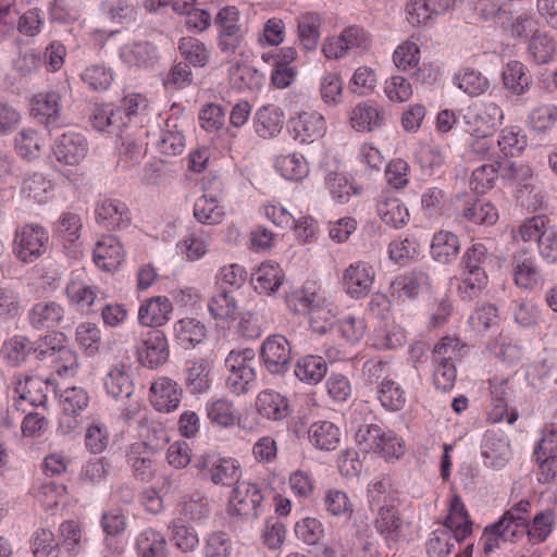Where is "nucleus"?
Masks as SVG:
<instances>
[{"mask_svg": "<svg viewBox=\"0 0 557 557\" xmlns=\"http://www.w3.org/2000/svg\"><path fill=\"white\" fill-rule=\"evenodd\" d=\"M369 504L376 508L374 528L388 546L396 544L404 536L405 522L400 516L401 500L388 479L372 482L368 490Z\"/></svg>", "mask_w": 557, "mask_h": 557, "instance_id": "f257e3e1", "label": "nucleus"}, {"mask_svg": "<svg viewBox=\"0 0 557 557\" xmlns=\"http://www.w3.org/2000/svg\"><path fill=\"white\" fill-rule=\"evenodd\" d=\"M491 259L492 255L482 243H473L466 249L460 259V283L457 288L462 300L478 298L487 286L486 267Z\"/></svg>", "mask_w": 557, "mask_h": 557, "instance_id": "f03ea898", "label": "nucleus"}, {"mask_svg": "<svg viewBox=\"0 0 557 557\" xmlns=\"http://www.w3.org/2000/svg\"><path fill=\"white\" fill-rule=\"evenodd\" d=\"M530 507V502L522 499L508 509L497 522L484 529L481 541L485 555H490L499 548L502 543L515 542L524 534L528 521L525 515Z\"/></svg>", "mask_w": 557, "mask_h": 557, "instance_id": "7ed1b4c3", "label": "nucleus"}, {"mask_svg": "<svg viewBox=\"0 0 557 557\" xmlns=\"http://www.w3.org/2000/svg\"><path fill=\"white\" fill-rule=\"evenodd\" d=\"M225 367L230 371L226 380L227 388L237 396L248 393L257 375L255 350L251 348L232 350L225 359Z\"/></svg>", "mask_w": 557, "mask_h": 557, "instance_id": "20e7f679", "label": "nucleus"}, {"mask_svg": "<svg viewBox=\"0 0 557 557\" xmlns=\"http://www.w3.org/2000/svg\"><path fill=\"white\" fill-rule=\"evenodd\" d=\"M49 234L39 224H26L15 232L13 253L23 263H32L47 250Z\"/></svg>", "mask_w": 557, "mask_h": 557, "instance_id": "39448f33", "label": "nucleus"}, {"mask_svg": "<svg viewBox=\"0 0 557 557\" xmlns=\"http://www.w3.org/2000/svg\"><path fill=\"white\" fill-rule=\"evenodd\" d=\"M159 449V443H151L147 440L135 442L128 446L126 462L136 480L149 482L154 478Z\"/></svg>", "mask_w": 557, "mask_h": 557, "instance_id": "423d86ee", "label": "nucleus"}, {"mask_svg": "<svg viewBox=\"0 0 557 557\" xmlns=\"http://www.w3.org/2000/svg\"><path fill=\"white\" fill-rule=\"evenodd\" d=\"M262 502L263 494L257 484L239 481L233 487L228 513L244 519H256L259 517Z\"/></svg>", "mask_w": 557, "mask_h": 557, "instance_id": "0eeeda50", "label": "nucleus"}, {"mask_svg": "<svg viewBox=\"0 0 557 557\" xmlns=\"http://www.w3.org/2000/svg\"><path fill=\"white\" fill-rule=\"evenodd\" d=\"M466 131L471 136L493 135L496 126L502 123L504 112L494 101H485L469 107L463 115Z\"/></svg>", "mask_w": 557, "mask_h": 557, "instance_id": "6e6552de", "label": "nucleus"}, {"mask_svg": "<svg viewBox=\"0 0 557 557\" xmlns=\"http://www.w3.org/2000/svg\"><path fill=\"white\" fill-rule=\"evenodd\" d=\"M260 358L271 374H284L292 363V347L288 339L281 334L268 336L261 344Z\"/></svg>", "mask_w": 557, "mask_h": 557, "instance_id": "1a4fd4ad", "label": "nucleus"}, {"mask_svg": "<svg viewBox=\"0 0 557 557\" xmlns=\"http://www.w3.org/2000/svg\"><path fill=\"white\" fill-rule=\"evenodd\" d=\"M88 150L87 140L78 133L67 131L57 137L53 153L57 160L67 165H76L85 159Z\"/></svg>", "mask_w": 557, "mask_h": 557, "instance_id": "9d476101", "label": "nucleus"}, {"mask_svg": "<svg viewBox=\"0 0 557 557\" xmlns=\"http://www.w3.org/2000/svg\"><path fill=\"white\" fill-rule=\"evenodd\" d=\"M375 272L363 261L351 263L344 272L343 285L348 295L359 299L367 296L373 285Z\"/></svg>", "mask_w": 557, "mask_h": 557, "instance_id": "9b49d317", "label": "nucleus"}, {"mask_svg": "<svg viewBox=\"0 0 557 557\" xmlns=\"http://www.w3.org/2000/svg\"><path fill=\"white\" fill-rule=\"evenodd\" d=\"M137 354L144 367L156 369L164 364L170 357L166 336L161 331L149 332L137 348Z\"/></svg>", "mask_w": 557, "mask_h": 557, "instance_id": "f8f14e48", "label": "nucleus"}, {"mask_svg": "<svg viewBox=\"0 0 557 557\" xmlns=\"http://www.w3.org/2000/svg\"><path fill=\"white\" fill-rule=\"evenodd\" d=\"M97 223L108 231L123 230L131 225L132 218L127 206L116 199H106L96 208Z\"/></svg>", "mask_w": 557, "mask_h": 557, "instance_id": "ddd939ff", "label": "nucleus"}, {"mask_svg": "<svg viewBox=\"0 0 557 557\" xmlns=\"http://www.w3.org/2000/svg\"><path fill=\"white\" fill-rule=\"evenodd\" d=\"M182 399V389L172 379H157L150 387V401L158 411L171 412L177 409Z\"/></svg>", "mask_w": 557, "mask_h": 557, "instance_id": "4468645a", "label": "nucleus"}, {"mask_svg": "<svg viewBox=\"0 0 557 557\" xmlns=\"http://www.w3.org/2000/svg\"><path fill=\"white\" fill-rule=\"evenodd\" d=\"M37 358L48 359L54 369V373L60 377H72L78 369V358L76 352L65 345L39 349Z\"/></svg>", "mask_w": 557, "mask_h": 557, "instance_id": "2eb2a0df", "label": "nucleus"}, {"mask_svg": "<svg viewBox=\"0 0 557 557\" xmlns=\"http://www.w3.org/2000/svg\"><path fill=\"white\" fill-rule=\"evenodd\" d=\"M173 305L165 296L151 297L144 301L138 310V322L144 326H161L169 320Z\"/></svg>", "mask_w": 557, "mask_h": 557, "instance_id": "dca6fc26", "label": "nucleus"}, {"mask_svg": "<svg viewBox=\"0 0 557 557\" xmlns=\"http://www.w3.org/2000/svg\"><path fill=\"white\" fill-rule=\"evenodd\" d=\"M324 119L318 112H301L289 120L294 138L300 143H312L324 132Z\"/></svg>", "mask_w": 557, "mask_h": 557, "instance_id": "f3484780", "label": "nucleus"}, {"mask_svg": "<svg viewBox=\"0 0 557 557\" xmlns=\"http://www.w3.org/2000/svg\"><path fill=\"white\" fill-rule=\"evenodd\" d=\"M120 57L128 66L148 69L159 59L157 47L147 40L133 41L121 48Z\"/></svg>", "mask_w": 557, "mask_h": 557, "instance_id": "a211bd4d", "label": "nucleus"}, {"mask_svg": "<svg viewBox=\"0 0 557 557\" xmlns=\"http://www.w3.org/2000/svg\"><path fill=\"white\" fill-rule=\"evenodd\" d=\"M498 168L500 177L516 187L518 198H523L525 194H531L534 190L533 171L529 164L510 161Z\"/></svg>", "mask_w": 557, "mask_h": 557, "instance_id": "6ab92c4d", "label": "nucleus"}, {"mask_svg": "<svg viewBox=\"0 0 557 557\" xmlns=\"http://www.w3.org/2000/svg\"><path fill=\"white\" fill-rule=\"evenodd\" d=\"M124 260V249L114 236H106L99 240L94 249V261L103 271L116 270Z\"/></svg>", "mask_w": 557, "mask_h": 557, "instance_id": "aec40b11", "label": "nucleus"}, {"mask_svg": "<svg viewBox=\"0 0 557 557\" xmlns=\"http://www.w3.org/2000/svg\"><path fill=\"white\" fill-rule=\"evenodd\" d=\"M35 117L47 125L54 123L62 110V95L59 90H47L35 95L32 99Z\"/></svg>", "mask_w": 557, "mask_h": 557, "instance_id": "412c9836", "label": "nucleus"}, {"mask_svg": "<svg viewBox=\"0 0 557 557\" xmlns=\"http://www.w3.org/2000/svg\"><path fill=\"white\" fill-rule=\"evenodd\" d=\"M89 122L95 129L108 133L120 132L126 126L122 109H115L112 104L95 103L90 109Z\"/></svg>", "mask_w": 557, "mask_h": 557, "instance_id": "4be33fe9", "label": "nucleus"}, {"mask_svg": "<svg viewBox=\"0 0 557 557\" xmlns=\"http://www.w3.org/2000/svg\"><path fill=\"white\" fill-rule=\"evenodd\" d=\"M63 315L64 309L57 301H39L28 311L27 318L34 329L44 330L59 325Z\"/></svg>", "mask_w": 557, "mask_h": 557, "instance_id": "5701e85b", "label": "nucleus"}, {"mask_svg": "<svg viewBox=\"0 0 557 557\" xmlns=\"http://www.w3.org/2000/svg\"><path fill=\"white\" fill-rule=\"evenodd\" d=\"M256 408L262 417L273 421H281L290 413L287 398L272 389L259 393Z\"/></svg>", "mask_w": 557, "mask_h": 557, "instance_id": "b1692460", "label": "nucleus"}, {"mask_svg": "<svg viewBox=\"0 0 557 557\" xmlns=\"http://www.w3.org/2000/svg\"><path fill=\"white\" fill-rule=\"evenodd\" d=\"M459 237L450 231L441 230L433 235L431 242V256L442 264H449L456 260L460 252Z\"/></svg>", "mask_w": 557, "mask_h": 557, "instance_id": "393cba45", "label": "nucleus"}, {"mask_svg": "<svg viewBox=\"0 0 557 557\" xmlns=\"http://www.w3.org/2000/svg\"><path fill=\"white\" fill-rule=\"evenodd\" d=\"M513 276L516 284L524 289H533L542 283L543 276L537 261L533 257L520 253L513 257Z\"/></svg>", "mask_w": 557, "mask_h": 557, "instance_id": "a878e982", "label": "nucleus"}, {"mask_svg": "<svg viewBox=\"0 0 557 557\" xmlns=\"http://www.w3.org/2000/svg\"><path fill=\"white\" fill-rule=\"evenodd\" d=\"M323 296L324 292L317 282L307 281L300 289L290 293L286 301L295 313L307 314L317 302L322 301Z\"/></svg>", "mask_w": 557, "mask_h": 557, "instance_id": "bb28decb", "label": "nucleus"}, {"mask_svg": "<svg viewBox=\"0 0 557 557\" xmlns=\"http://www.w3.org/2000/svg\"><path fill=\"white\" fill-rule=\"evenodd\" d=\"M393 61L396 67L400 71L407 72L416 70L412 75L417 82H426V77L423 76L425 69L418 67L420 61V49L416 42L406 41L399 45L394 51Z\"/></svg>", "mask_w": 557, "mask_h": 557, "instance_id": "cd10ccee", "label": "nucleus"}, {"mask_svg": "<svg viewBox=\"0 0 557 557\" xmlns=\"http://www.w3.org/2000/svg\"><path fill=\"white\" fill-rule=\"evenodd\" d=\"M384 122V113L371 102L358 103L350 113L352 128L358 132H370L381 127Z\"/></svg>", "mask_w": 557, "mask_h": 557, "instance_id": "c85d7f7f", "label": "nucleus"}, {"mask_svg": "<svg viewBox=\"0 0 557 557\" xmlns=\"http://www.w3.org/2000/svg\"><path fill=\"white\" fill-rule=\"evenodd\" d=\"M310 443L320 450H334L341 441L339 429L330 421H318L308 430Z\"/></svg>", "mask_w": 557, "mask_h": 557, "instance_id": "c756f323", "label": "nucleus"}, {"mask_svg": "<svg viewBox=\"0 0 557 557\" xmlns=\"http://www.w3.org/2000/svg\"><path fill=\"white\" fill-rule=\"evenodd\" d=\"M482 456L486 466L500 469L511 457L510 444L495 434H487L482 446Z\"/></svg>", "mask_w": 557, "mask_h": 557, "instance_id": "7c9ffc66", "label": "nucleus"}, {"mask_svg": "<svg viewBox=\"0 0 557 557\" xmlns=\"http://www.w3.org/2000/svg\"><path fill=\"white\" fill-rule=\"evenodd\" d=\"M283 123V114L274 106L260 108L253 119L255 131L262 138H271L280 134Z\"/></svg>", "mask_w": 557, "mask_h": 557, "instance_id": "2f4dec72", "label": "nucleus"}, {"mask_svg": "<svg viewBox=\"0 0 557 557\" xmlns=\"http://www.w3.org/2000/svg\"><path fill=\"white\" fill-rule=\"evenodd\" d=\"M174 337L177 344L189 349L200 344L206 337V326L193 318L181 319L174 324Z\"/></svg>", "mask_w": 557, "mask_h": 557, "instance_id": "473e14b6", "label": "nucleus"}, {"mask_svg": "<svg viewBox=\"0 0 557 557\" xmlns=\"http://www.w3.org/2000/svg\"><path fill=\"white\" fill-rule=\"evenodd\" d=\"M445 524L454 531L455 539L458 542L465 540L472 532V521L458 495H455L450 500L449 515Z\"/></svg>", "mask_w": 557, "mask_h": 557, "instance_id": "72a5a7b5", "label": "nucleus"}, {"mask_svg": "<svg viewBox=\"0 0 557 557\" xmlns=\"http://www.w3.org/2000/svg\"><path fill=\"white\" fill-rule=\"evenodd\" d=\"M326 371V361L317 355L302 356L295 364V375L307 384H318L325 376Z\"/></svg>", "mask_w": 557, "mask_h": 557, "instance_id": "f704fd0d", "label": "nucleus"}, {"mask_svg": "<svg viewBox=\"0 0 557 557\" xmlns=\"http://www.w3.org/2000/svg\"><path fill=\"white\" fill-rule=\"evenodd\" d=\"M321 25L322 17L319 13L306 12L297 17L298 39L305 50H315Z\"/></svg>", "mask_w": 557, "mask_h": 557, "instance_id": "c9c22d12", "label": "nucleus"}, {"mask_svg": "<svg viewBox=\"0 0 557 557\" xmlns=\"http://www.w3.org/2000/svg\"><path fill=\"white\" fill-rule=\"evenodd\" d=\"M107 393L115 399L129 398L134 393V384L126 372L124 363L114 366L104 380Z\"/></svg>", "mask_w": 557, "mask_h": 557, "instance_id": "e433bc0d", "label": "nucleus"}, {"mask_svg": "<svg viewBox=\"0 0 557 557\" xmlns=\"http://www.w3.org/2000/svg\"><path fill=\"white\" fill-rule=\"evenodd\" d=\"M209 243L210 235L202 227H191L177 244V247L186 255L188 260L195 261L207 253Z\"/></svg>", "mask_w": 557, "mask_h": 557, "instance_id": "4c0bfd02", "label": "nucleus"}, {"mask_svg": "<svg viewBox=\"0 0 557 557\" xmlns=\"http://www.w3.org/2000/svg\"><path fill=\"white\" fill-rule=\"evenodd\" d=\"M210 367L206 359L187 362L185 370V385L191 394H202L210 388Z\"/></svg>", "mask_w": 557, "mask_h": 557, "instance_id": "58836bf2", "label": "nucleus"}, {"mask_svg": "<svg viewBox=\"0 0 557 557\" xmlns=\"http://www.w3.org/2000/svg\"><path fill=\"white\" fill-rule=\"evenodd\" d=\"M158 148L166 156H178L184 151L185 137L178 128L177 119H168L161 131Z\"/></svg>", "mask_w": 557, "mask_h": 557, "instance_id": "ea45409f", "label": "nucleus"}, {"mask_svg": "<svg viewBox=\"0 0 557 557\" xmlns=\"http://www.w3.org/2000/svg\"><path fill=\"white\" fill-rule=\"evenodd\" d=\"M252 281L257 292L271 294L281 286L283 273L277 263L263 262L253 274Z\"/></svg>", "mask_w": 557, "mask_h": 557, "instance_id": "a19ab883", "label": "nucleus"}, {"mask_svg": "<svg viewBox=\"0 0 557 557\" xmlns=\"http://www.w3.org/2000/svg\"><path fill=\"white\" fill-rule=\"evenodd\" d=\"M240 467L235 459L215 458L208 472V480L213 484L231 485L239 482Z\"/></svg>", "mask_w": 557, "mask_h": 557, "instance_id": "79ce46f5", "label": "nucleus"}, {"mask_svg": "<svg viewBox=\"0 0 557 557\" xmlns=\"http://www.w3.org/2000/svg\"><path fill=\"white\" fill-rule=\"evenodd\" d=\"M376 211L382 222L394 228L404 226L409 219L408 209L396 198L380 199Z\"/></svg>", "mask_w": 557, "mask_h": 557, "instance_id": "37998d69", "label": "nucleus"}, {"mask_svg": "<svg viewBox=\"0 0 557 557\" xmlns=\"http://www.w3.org/2000/svg\"><path fill=\"white\" fill-rule=\"evenodd\" d=\"M224 214L225 212L214 195L205 194L194 205V216L202 224H219L223 220Z\"/></svg>", "mask_w": 557, "mask_h": 557, "instance_id": "c03bdc74", "label": "nucleus"}, {"mask_svg": "<svg viewBox=\"0 0 557 557\" xmlns=\"http://www.w3.org/2000/svg\"><path fill=\"white\" fill-rule=\"evenodd\" d=\"M275 169L283 177L289 181H300L309 172L306 159L297 153L278 156L275 160Z\"/></svg>", "mask_w": 557, "mask_h": 557, "instance_id": "a18cd8bd", "label": "nucleus"}, {"mask_svg": "<svg viewBox=\"0 0 557 557\" xmlns=\"http://www.w3.org/2000/svg\"><path fill=\"white\" fill-rule=\"evenodd\" d=\"M503 82L512 94L522 95L529 89L532 81L521 62L510 61L503 71Z\"/></svg>", "mask_w": 557, "mask_h": 557, "instance_id": "49530a36", "label": "nucleus"}, {"mask_svg": "<svg viewBox=\"0 0 557 557\" xmlns=\"http://www.w3.org/2000/svg\"><path fill=\"white\" fill-rule=\"evenodd\" d=\"M423 273L411 272L396 277L391 284V295L397 299H414L424 283Z\"/></svg>", "mask_w": 557, "mask_h": 557, "instance_id": "de8ad7c7", "label": "nucleus"}, {"mask_svg": "<svg viewBox=\"0 0 557 557\" xmlns=\"http://www.w3.org/2000/svg\"><path fill=\"white\" fill-rule=\"evenodd\" d=\"M497 147L505 157H517L528 146L525 134L518 127H506L502 129Z\"/></svg>", "mask_w": 557, "mask_h": 557, "instance_id": "09e8293b", "label": "nucleus"}, {"mask_svg": "<svg viewBox=\"0 0 557 557\" xmlns=\"http://www.w3.org/2000/svg\"><path fill=\"white\" fill-rule=\"evenodd\" d=\"M65 293L70 301L81 309L89 308L97 297L96 288L84 282L79 275L71 278Z\"/></svg>", "mask_w": 557, "mask_h": 557, "instance_id": "8fccbe9b", "label": "nucleus"}, {"mask_svg": "<svg viewBox=\"0 0 557 557\" xmlns=\"http://www.w3.org/2000/svg\"><path fill=\"white\" fill-rule=\"evenodd\" d=\"M136 545L143 557H164L166 552L164 536L153 529L144 530L138 535Z\"/></svg>", "mask_w": 557, "mask_h": 557, "instance_id": "3c124183", "label": "nucleus"}, {"mask_svg": "<svg viewBox=\"0 0 557 557\" xmlns=\"http://www.w3.org/2000/svg\"><path fill=\"white\" fill-rule=\"evenodd\" d=\"M377 399L389 411H399L406 405V393L394 380L385 381L377 386Z\"/></svg>", "mask_w": 557, "mask_h": 557, "instance_id": "603ef678", "label": "nucleus"}, {"mask_svg": "<svg viewBox=\"0 0 557 557\" xmlns=\"http://www.w3.org/2000/svg\"><path fill=\"white\" fill-rule=\"evenodd\" d=\"M181 55L194 66L203 67L209 62L210 53L206 45L194 37H183L178 42Z\"/></svg>", "mask_w": 557, "mask_h": 557, "instance_id": "864d4df0", "label": "nucleus"}, {"mask_svg": "<svg viewBox=\"0 0 557 557\" xmlns=\"http://www.w3.org/2000/svg\"><path fill=\"white\" fill-rule=\"evenodd\" d=\"M307 315L309 317V324L312 331L324 334L332 327L335 312L326 297L323 296L322 301L317 302Z\"/></svg>", "mask_w": 557, "mask_h": 557, "instance_id": "5fc2aeb1", "label": "nucleus"}, {"mask_svg": "<svg viewBox=\"0 0 557 557\" xmlns=\"http://www.w3.org/2000/svg\"><path fill=\"white\" fill-rule=\"evenodd\" d=\"M208 309L214 319L226 321L235 318L238 307L233 294L223 289L210 298Z\"/></svg>", "mask_w": 557, "mask_h": 557, "instance_id": "6e6d98bb", "label": "nucleus"}, {"mask_svg": "<svg viewBox=\"0 0 557 557\" xmlns=\"http://www.w3.org/2000/svg\"><path fill=\"white\" fill-rule=\"evenodd\" d=\"M549 219L546 215H535L524 220L513 234H518L523 242L536 240L541 252V242L548 231Z\"/></svg>", "mask_w": 557, "mask_h": 557, "instance_id": "4d7b16f0", "label": "nucleus"}, {"mask_svg": "<svg viewBox=\"0 0 557 557\" xmlns=\"http://www.w3.org/2000/svg\"><path fill=\"white\" fill-rule=\"evenodd\" d=\"M454 83L470 96L483 94L488 88V81L479 71L467 67L457 73Z\"/></svg>", "mask_w": 557, "mask_h": 557, "instance_id": "13d9d810", "label": "nucleus"}, {"mask_svg": "<svg viewBox=\"0 0 557 557\" xmlns=\"http://www.w3.org/2000/svg\"><path fill=\"white\" fill-rule=\"evenodd\" d=\"M208 419L222 428H228L235 424L237 420L236 410L232 403L225 399H215L209 401L206 406Z\"/></svg>", "mask_w": 557, "mask_h": 557, "instance_id": "bf43d9fd", "label": "nucleus"}, {"mask_svg": "<svg viewBox=\"0 0 557 557\" xmlns=\"http://www.w3.org/2000/svg\"><path fill=\"white\" fill-rule=\"evenodd\" d=\"M555 523V513L553 510H544L539 512L532 523H525L524 533L528 534L532 543H542L546 541L553 530Z\"/></svg>", "mask_w": 557, "mask_h": 557, "instance_id": "052dcab7", "label": "nucleus"}, {"mask_svg": "<svg viewBox=\"0 0 557 557\" xmlns=\"http://www.w3.org/2000/svg\"><path fill=\"white\" fill-rule=\"evenodd\" d=\"M54 393L60 398V405L62 412L66 413H82L89 403V396L87 392L82 387H67L62 393L54 389Z\"/></svg>", "mask_w": 557, "mask_h": 557, "instance_id": "680f3d73", "label": "nucleus"}, {"mask_svg": "<svg viewBox=\"0 0 557 557\" xmlns=\"http://www.w3.org/2000/svg\"><path fill=\"white\" fill-rule=\"evenodd\" d=\"M462 216L475 224L493 225L498 220V211L491 202L475 200L467 203Z\"/></svg>", "mask_w": 557, "mask_h": 557, "instance_id": "e2e57ef3", "label": "nucleus"}, {"mask_svg": "<svg viewBox=\"0 0 557 557\" xmlns=\"http://www.w3.org/2000/svg\"><path fill=\"white\" fill-rule=\"evenodd\" d=\"M34 350L33 344L25 336H14L7 341L3 345L2 352L4 358L13 366H18L24 362L30 351ZM35 351L38 354L39 350Z\"/></svg>", "mask_w": 557, "mask_h": 557, "instance_id": "0e129e2a", "label": "nucleus"}, {"mask_svg": "<svg viewBox=\"0 0 557 557\" xmlns=\"http://www.w3.org/2000/svg\"><path fill=\"white\" fill-rule=\"evenodd\" d=\"M528 119L533 129L545 133L552 129L557 122V106L541 104L530 112Z\"/></svg>", "mask_w": 557, "mask_h": 557, "instance_id": "69168bd1", "label": "nucleus"}, {"mask_svg": "<svg viewBox=\"0 0 557 557\" xmlns=\"http://www.w3.org/2000/svg\"><path fill=\"white\" fill-rule=\"evenodd\" d=\"M32 548L35 557H58L59 555V544L53 533L47 529H40L34 533Z\"/></svg>", "mask_w": 557, "mask_h": 557, "instance_id": "338daca9", "label": "nucleus"}, {"mask_svg": "<svg viewBox=\"0 0 557 557\" xmlns=\"http://www.w3.org/2000/svg\"><path fill=\"white\" fill-rule=\"evenodd\" d=\"M82 79L92 90L102 91L109 88L113 81V74L111 70L104 65L95 64L85 69L82 73Z\"/></svg>", "mask_w": 557, "mask_h": 557, "instance_id": "774afa93", "label": "nucleus"}]
</instances>
